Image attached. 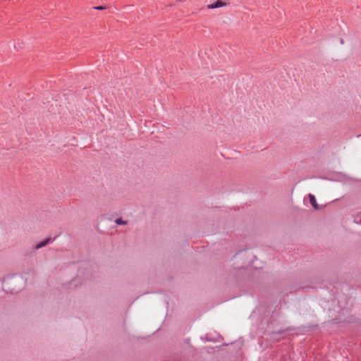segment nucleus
Here are the masks:
<instances>
[{
  "instance_id": "nucleus-2",
  "label": "nucleus",
  "mask_w": 361,
  "mask_h": 361,
  "mask_svg": "<svg viewBox=\"0 0 361 361\" xmlns=\"http://www.w3.org/2000/svg\"><path fill=\"white\" fill-rule=\"evenodd\" d=\"M50 240H51L50 239H47V240L38 243L35 246V249L38 250V249L43 247L44 246L47 245L50 242Z\"/></svg>"
},
{
  "instance_id": "nucleus-1",
  "label": "nucleus",
  "mask_w": 361,
  "mask_h": 361,
  "mask_svg": "<svg viewBox=\"0 0 361 361\" xmlns=\"http://www.w3.org/2000/svg\"><path fill=\"white\" fill-rule=\"evenodd\" d=\"M309 198H310V202L312 204V206L315 209H319V205L317 204V201H316V198L315 197L312 195V194H310L309 195Z\"/></svg>"
},
{
  "instance_id": "nucleus-4",
  "label": "nucleus",
  "mask_w": 361,
  "mask_h": 361,
  "mask_svg": "<svg viewBox=\"0 0 361 361\" xmlns=\"http://www.w3.org/2000/svg\"><path fill=\"white\" fill-rule=\"evenodd\" d=\"M115 222L118 225H125L126 221H123L121 218L116 219Z\"/></svg>"
},
{
  "instance_id": "nucleus-3",
  "label": "nucleus",
  "mask_w": 361,
  "mask_h": 361,
  "mask_svg": "<svg viewBox=\"0 0 361 361\" xmlns=\"http://www.w3.org/2000/svg\"><path fill=\"white\" fill-rule=\"evenodd\" d=\"M224 5V3L221 1H217L216 3L213 4H211L209 5L208 7L209 8H219V7H221Z\"/></svg>"
},
{
  "instance_id": "nucleus-5",
  "label": "nucleus",
  "mask_w": 361,
  "mask_h": 361,
  "mask_svg": "<svg viewBox=\"0 0 361 361\" xmlns=\"http://www.w3.org/2000/svg\"><path fill=\"white\" fill-rule=\"evenodd\" d=\"M94 9H97V10H103L104 9V8L103 6H95L94 7Z\"/></svg>"
}]
</instances>
